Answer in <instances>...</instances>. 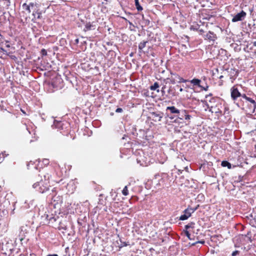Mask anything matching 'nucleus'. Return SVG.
<instances>
[{
	"label": "nucleus",
	"mask_w": 256,
	"mask_h": 256,
	"mask_svg": "<svg viewBox=\"0 0 256 256\" xmlns=\"http://www.w3.org/2000/svg\"><path fill=\"white\" fill-rule=\"evenodd\" d=\"M170 74V78H168V79L170 80V82L172 84H174L176 82H186V80L180 77L178 74H174L171 72Z\"/></svg>",
	"instance_id": "f257e3e1"
},
{
	"label": "nucleus",
	"mask_w": 256,
	"mask_h": 256,
	"mask_svg": "<svg viewBox=\"0 0 256 256\" xmlns=\"http://www.w3.org/2000/svg\"><path fill=\"white\" fill-rule=\"evenodd\" d=\"M166 110H169L171 114H176L174 116H169L170 118L174 119V118L177 117L181 120L183 119V116L180 114V111L174 106L167 107Z\"/></svg>",
	"instance_id": "f03ea898"
},
{
	"label": "nucleus",
	"mask_w": 256,
	"mask_h": 256,
	"mask_svg": "<svg viewBox=\"0 0 256 256\" xmlns=\"http://www.w3.org/2000/svg\"><path fill=\"white\" fill-rule=\"evenodd\" d=\"M163 113L160 112H152L150 113V117L152 120L155 122L161 121L162 118H163Z\"/></svg>",
	"instance_id": "7ed1b4c3"
},
{
	"label": "nucleus",
	"mask_w": 256,
	"mask_h": 256,
	"mask_svg": "<svg viewBox=\"0 0 256 256\" xmlns=\"http://www.w3.org/2000/svg\"><path fill=\"white\" fill-rule=\"evenodd\" d=\"M246 16V12L242 10L240 12L235 15L232 20V22H236L243 20Z\"/></svg>",
	"instance_id": "20e7f679"
},
{
	"label": "nucleus",
	"mask_w": 256,
	"mask_h": 256,
	"mask_svg": "<svg viewBox=\"0 0 256 256\" xmlns=\"http://www.w3.org/2000/svg\"><path fill=\"white\" fill-rule=\"evenodd\" d=\"M68 124L67 123H64L61 121H58L56 120H54V124L52 125V127L53 128H57L59 130H62L64 129L66 125Z\"/></svg>",
	"instance_id": "39448f33"
},
{
	"label": "nucleus",
	"mask_w": 256,
	"mask_h": 256,
	"mask_svg": "<svg viewBox=\"0 0 256 256\" xmlns=\"http://www.w3.org/2000/svg\"><path fill=\"white\" fill-rule=\"evenodd\" d=\"M242 97L246 99V100L250 102L252 106V110H250L248 112L250 114L251 112H254L255 108H256V102L252 100V98L246 96L245 94L242 95Z\"/></svg>",
	"instance_id": "423d86ee"
},
{
	"label": "nucleus",
	"mask_w": 256,
	"mask_h": 256,
	"mask_svg": "<svg viewBox=\"0 0 256 256\" xmlns=\"http://www.w3.org/2000/svg\"><path fill=\"white\" fill-rule=\"evenodd\" d=\"M42 180H40V182H36V183H34V184H33V188H37V187L38 186H40L39 187V190H38L40 192H41V193H44V192H46V191H47L48 190V188L46 187V186H44V188H42V186H40V185H42Z\"/></svg>",
	"instance_id": "0eeeda50"
},
{
	"label": "nucleus",
	"mask_w": 256,
	"mask_h": 256,
	"mask_svg": "<svg viewBox=\"0 0 256 256\" xmlns=\"http://www.w3.org/2000/svg\"><path fill=\"white\" fill-rule=\"evenodd\" d=\"M168 176L166 175H164L160 179L158 180V182L156 184V185L158 187L166 186L167 185L166 182H168Z\"/></svg>",
	"instance_id": "6e6552de"
},
{
	"label": "nucleus",
	"mask_w": 256,
	"mask_h": 256,
	"mask_svg": "<svg viewBox=\"0 0 256 256\" xmlns=\"http://www.w3.org/2000/svg\"><path fill=\"white\" fill-rule=\"evenodd\" d=\"M179 88L178 85H176L175 86H170L168 90V93L170 97H174L178 94L176 92V90Z\"/></svg>",
	"instance_id": "1a4fd4ad"
},
{
	"label": "nucleus",
	"mask_w": 256,
	"mask_h": 256,
	"mask_svg": "<svg viewBox=\"0 0 256 256\" xmlns=\"http://www.w3.org/2000/svg\"><path fill=\"white\" fill-rule=\"evenodd\" d=\"M184 214H182L179 218V220H184L188 219L192 214L190 212V210L188 208L184 211Z\"/></svg>",
	"instance_id": "9d476101"
},
{
	"label": "nucleus",
	"mask_w": 256,
	"mask_h": 256,
	"mask_svg": "<svg viewBox=\"0 0 256 256\" xmlns=\"http://www.w3.org/2000/svg\"><path fill=\"white\" fill-rule=\"evenodd\" d=\"M205 40H208L210 42H214L216 38V36L214 32L209 31L206 35L204 36Z\"/></svg>",
	"instance_id": "9b49d317"
},
{
	"label": "nucleus",
	"mask_w": 256,
	"mask_h": 256,
	"mask_svg": "<svg viewBox=\"0 0 256 256\" xmlns=\"http://www.w3.org/2000/svg\"><path fill=\"white\" fill-rule=\"evenodd\" d=\"M231 96L232 98L234 100L239 96H242L238 90V89L234 86L231 88Z\"/></svg>",
	"instance_id": "f8f14e48"
},
{
	"label": "nucleus",
	"mask_w": 256,
	"mask_h": 256,
	"mask_svg": "<svg viewBox=\"0 0 256 256\" xmlns=\"http://www.w3.org/2000/svg\"><path fill=\"white\" fill-rule=\"evenodd\" d=\"M228 72L230 79H234L238 74V71L236 68L228 69Z\"/></svg>",
	"instance_id": "ddd939ff"
},
{
	"label": "nucleus",
	"mask_w": 256,
	"mask_h": 256,
	"mask_svg": "<svg viewBox=\"0 0 256 256\" xmlns=\"http://www.w3.org/2000/svg\"><path fill=\"white\" fill-rule=\"evenodd\" d=\"M148 42V40L141 42L138 44V50L140 52H142V49L146 47V44Z\"/></svg>",
	"instance_id": "4468645a"
},
{
	"label": "nucleus",
	"mask_w": 256,
	"mask_h": 256,
	"mask_svg": "<svg viewBox=\"0 0 256 256\" xmlns=\"http://www.w3.org/2000/svg\"><path fill=\"white\" fill-rule=\"evenodd\" d=\"M137 164L140 166H148L150 165V161H137Z\"/></svg>",
	"instance_id": "2eb2a0df"
},
{
	"label": "nucleus",
	"mask_w": 256,
	"mask_h": 256,
	"mask_svg": "<svg viewBox=\"0 0 256 256\" xmlns=\"http://www.w3.org/2000/svg\"><path fill=\"white\" fill-rule=\"evenodd\" d=\"M159 84L157 82H155L154 84L150 86V90H156L157 92H159L160 90Z\"/></svg>",
	"instance_id": "dca6fc26"
},
{
	"label": "nucleus",
	"mask_w": 256,
	"mask_h": 256,
	"mask_svg": "<svg viewBox=\"0 0 256 256\" xmlns=\"http://www.w3.org/2000/svg\"><path fill=\"white\" fill-rule=\"evenodd\" d=\"M200 82L201 80L197 78H194L190 80V82L192 84H193L194 86H197L198 87L201 86V85L200 84Z\"/></svg>",
	"instance_id": "f3484780"
},
{
	"label": "nucleus",
	"mask_w": 256,
	"mask_h": 256,
	"mask_svg": "<svg viewBox=\"0 0 256 256\" xmlns=\"http://www.w3.org/2000/svg\"><path fill=\"white\" fill-rule=\"evenodd\" d=\"M135 2V5L136 6V8L138 11H141L142 10V8L140 4L139 0H134Z\"/></svg>",
	"instance_id": "a211bd4d"
},
{
	"label": "nucleus",
	"mask_w": 256,
	"mask_h": 256,
	"mask_svg": "<svg viewBox=\"0 0 256 256\" xmlns=\"http://www.w3.org/2000/svg\"><path fill=\"white\" fill-rule=\"evenodd\" d=\"M222 166H228V168H232V164L228 162V161H222Z\"/></svg>",
	"instance_id": "6ab92c4d"
},
{
	"label": "nucleus",
	"mask_w": 256,
	"mask_h": 256,
	"mask_svg": "<svg viewBox=\"0 0 256 256\" xmlns=\"http://www.w3.org/2000/svg\"><path fill=\"white\" fill-rule=\"evenodd\" d=\"M26 166L28 169L30 168V166H33L36 169H37V167L36 166V165L35 164V163L34 161H30V162L27 164Z\"/></svg>",
	"instance_id": "aec40b11"
},
{
	"label": "nucleus",
	"mask_w": 256,
	"mask_h": 256,
	"mask_svg": "<svg viewBox=\"0 0 256 256\" xmlns=\"http://www.w3.org/2000/svg\"><path fill=\"white\" fill-rule=\"evenodd\" d=\"M239 162H240V164L238 163L237 165H234L232 167L234 168L236 166H240L242 168H244V164L246 165L248 164V163L246 162V161H244L243 162H242L241 161H239Z\"/></svg>",
	"instance_id": "412c9836"
},
{
	"label": "nucleus",
	"mask_w": 256,
	"mask_h": 256,
	"mask_svg": "<svg viewBox=\"0 0 256 256\" xmlns=\"http://www.w3.org/2000/svg\"><path fill=\"white\" fill-rule=\"evenodd\" d=\"M194 222H190V223H189L188 224L185 226V228L186 230H188V229L190 228H194Z\"/></svg>",
	"instance_id": "4be33fe9"
},
{
	"label": "nucleus",
	"mask_w": 256,
	"mask_h": 256,
	"mask_svg": "<svg viewBox=\"0 0 256 256\" xmlns=\"http://www.w3.org/2000/svg\"><path fill=\"white\" fill-rule=\"evenodd\" d=\"M122 194L123 195L126 196H128V186H125L123 190H122Z\"/></svg>",
	"instance_id": "5701e85b"
},
{
	"label": "nucleus",
	"mask_w": 256,
	"mask_h": 256,
	"mask_svg": "<svg viewBox=\"0 0 256 256\" xmlns=\"http://www.w3.org/2000/svg\"><path fill=\"white\" fill-rule=\"evenodd\" d=\"M92 24L88 22V23H87L85 25V28H84V30H90L92 29Z\"/></svg>",
	"instance_id": "b1692460"
},
{
	"label": "nucleus",
	"mask_w": 256,
	"mask_h": 256,
	"mask_svg": "<svg viewBox=\"0 0 256 256\" xmlns=\"http://www.w3.org/2000/svg\"><path fill=\"white\" fill-rule=\"evenodd\" d=\"M211 110H212V112H215V113H222V112L221 110H219L218 109L217 110H215L216 108H214L213 106H211Z\"/></svg>",
	"instance_id": "393cba45"
},
{
	"label": "nucleus",
	"mask_w": 256,
	"mask_h": 256,
	"mask_svg": "<svg viewBox=\"0 0 256 256\" xmlns=\"http://www.w3.org/2000/svg\"><path fill=\"white\" fill-rule=\"evenodd\" d=\"M198 206H199V205H198L196 207L194 208H190V207H188V208L190 210V212H192V214L198 209Z\"/></svg>",
	"instance_id": "a878e982"
},
{
	"label": "nucleus",
	"mask_w": 256,
	"mask_h": 256,
	"mask_svg": "<svg viewBox=\"0 0 256 256\" xmlns=\"http://www.w3.org/2000/svg\"><path fill=\"white\" fill-rule=\"evenodd\" d=\"M33 15L34 16L37 15V18H40V16H41V14L40 12H37L36 11H35V10H34L33 12Z\"/></svg>",
	"instance_id": "bb28decb"
},
{
	"label": "nucleus",
	"mask_w": 256,
	"mask_h": 256,
	"mask_svg": "<svg viewBox=\"0 0 256 256\" xmlns=\"http://www.w3.org/2000/svg\"><path fill=\"white\" fill-rule=\"evenodd\" d=\"M200 88L205 91H207L208 90V86L207 84H206L205 86H201Z\"/></svg>",
	"instance_id": "cd10ccee"
},
{
	"label": "nucleus",
	"mask_w": 256,
	"mask_h": 256,
	"mask_svg": "<svg viewBox=\"0 0 256 256\" xmlns=\"http://www.w3.org/2000/svg\"><path fill=\"white\" fill-rule=\"evenodd\" d=\"M240 252L238 250H235L233 252L232 254V256H236L237 254H239Z\"/></svg>",
	"instance_id": "c85d7f7f"
},
{
	"label": "nucleus",
	"mask_w": 256,
	"mask_h": 256,
	"mask_svg": "<svg viewBox=\"0 0 256 256\" xmlns=\"http://www.w3.org/2000/svg\"><path fill=\"white\" fill-rule=\"evenodd\" d=\"M41 53L43 56H46L47 54V52L45 49H42Z\"/></svg>",
	"instance_id": "c756f323"
},
{
	"label": "nucleus",
	"mask_w": 256,
	"mask_h": 256,
	"mask_svg": "<svg viewBox=\"0 0 256 256\" xmlns=\"http://www.w3.org/2000/svg\"><path fill=\"white\" fill-rule=\"evenodd\" d=\"M185 234H186V236L188 238V239L191 240V238L190 237V234L189 233V232L188 230H186L185 232Z\"/></svg>",
	"instance_id": "7c9ffc66"
},
{
	"label": "nucleus",
	"mask_w": 256,
	"mask_h": 256,
	"mask_svg": "<svg viewBox=\"0 0 256 256\" xmlns=\"http://www.w3.org/2000/svg\"><path fill=\"white\" fill-rule=\"evenodd\" d=\"M25 10L28 12V13H30L31 12L30 10V6L28 4L26 7L25 8Z\"/></svg>",
	"instance_id": "2f4dec72"
},
{
	"label": "nucleus",
	"mask_w": 256,
	"mask_h": 256,
	"mask_svg": "<svg viewBox=\"0 0 256 256\" xmlns=\"http://www.w3.org/2000/svg\"><path fill=\"white\" fill-rule=\"evenodd\" d=\"M123 110L122 108H117L116 110V112H118V113H119V112H122Z\"/></svg>",
	"instance_id": "473e14b6"
},
{
	"label": "nucleus",
	"mask_w": 256,
	"mask_h": 256,
	"mask_svg": "<svg viewBox=\"0 0 256 256\" xmlns=\"http://www.w3.org/2000/svg\"><path fill=\"white\" fill-rule=\"evenodd\" d=\"M191 116L188 114H184V119L186 120H190Z\"/></svg>",
	"instance_id": "72a5a7b5"
},
{
	"label": "nucleus",
	"mask_w": 256,
	"mask_h": 256,
	"mask_svg": "<svg viewBox=\"0 0 256 256\" xmlns=\"http://www.w3.org/2000/svg\"><path fill=\"white\" fill-rule=\"evenodd\" d=\"M166 88V86H164L162 87V88L161 92H162V94H165L164 90H165Z\"/></svg>",
	"instance_id": "f704fd0d"
},
{
	"label": "nucleus",
	"mask_w": 256,
	"mask_h": 256,
	"mask_svg": "<svg viewBox=\"0 0 256 256\" xmlns=\"http://www.w3.org/2000/svg\"><path fill=\"white\" fill-rule=\"evenodd\" d=\"M28 5L30 6L32 8L34 6H36L37 4L36 3L34 4V3H33V2H30Z\"/></svg>",
	"instance_id": "c9c22d12"
},
{
	"label": "nucleus",
	"mask_w": 256,
	"mask_h": 256,
	"mask_svg": "<svg viewBox=\"0 0 256 256\" xmlns=\"http://www.w3.org/2000/svg\"><path fill=\"white\" fill-rule=\"evenodd\" d=\"M198 243L204 244V240L198 241V242H196L195 243L193 244L192 245H194L195 244H198Z\"/></svg>",
	"instance_id": "e433bc0d"
},
{
	"label": "nucleus",
	"mask_w": 256,
	"mask_h": 256,
	"mask_svg": "<svg viewBox=\"0 0 256 256\" xmlns=\"http://www.w3.org/2000/svg\"><path fill=\"white\" fill-rule=\"evenodd\" d=\"M78 42H79V40H78V38H76V39H75V40H74V44H78Z\"/></svg>",
	"instance_id": "4c0bfd02"
},
{
	"label": "nucleus",
	"mask_w": 256,
	"mask_h": 256,
	"mask_svg": "<svg viewBox=\"0 0 256 256\" xmlns=\"http://www.w3.org/2000/svg\"><path fill=\"white\" fill-rule=\"evenodd\" d=\"M215 98H211L210 100H209V102H214L215 101Z\"/></svg>",
	"instance_id": "58836bf2"
},
{
	"label": "nucleus",
	"mask_w": 256,
	"mask_h": 256,
	"mask_svg": "<svg viewBox=\"0 0 256 256\" xmlns=\"http://www.w3.org/2000/svg\"><path fill=\"white\" fill-rule=\"evenodd\" d=\"M202 102L204 103L205 104L206 106L208 108H209L208 104H207L206 102V100H202Z\"/></svg>",
	"instance_id": "ea45409f"
},
{
	"label": "nucleus",
	"mask_w": 256,
	"mask_h": 256,
	"mask_svg": "<svg viewBox=\"0 0 256 256\" xmlns=\"http://www.w3.org/2000/svg\"><path fill=\"white\" fill-rule=\"evenodd\" d=\"M28 4H26L24 3L22 4V8L25 9V8L28 6Z\"/></svg>",
	"instance_id": "a19ab883"
},
{
	"label": "nucleus",
	"mask_w": 256,
	"mask_h": 256,
	"mask_svg": "<svg viewBox=\"0 0 256 256\" xmlns=\"http://www.w3.org/2000/svg\"><path fill=\"white\" fill-rule=\"evenodd\" d=\"M47 256H58L57 254H49Z\"/></svg>",
	"instance_id": "79ce46f5"
},
{
	"label": "nucleus",
	"mask_w": 256,
	"mask_h": 256,
	"mask_svg": "<svg viewBox=\"0 0 256 256\" xmlns=\"http://www.w3.org/2000/svg\"><path fill=\"white\" fill-rule=\"evenodd\" d=\"M212 96V94H207V95H206V98H208V97L211 96Z\"/></svg>",
	"instance_id": "37998d69"
},
{
	"label": "nucleus",
	"mask_w": 256,
	"mask_h": 256,
	"mask_svg": "<svg viewBox=\"0 0 256 256\" xmlns=\"http://www.w3.org/2000/svg\"><path fill=\"white\" fill-rule=\"evenodd\" d=\"M124 18L125 20H126V21H128V22L129 24H130V25H132V22H130V21L128 20H127V19H126V18Z\"/></svg>",
	"instance_id": "c03bdc74"
},
{
	"label": "nucleus",
	"mask_w": 256,
	"mask_h": 256,
	"mask_svg": "<svg viewBox=\"0 0 256 256\" xmlns=\"http://www.w3.org/2000/svg\"><path fill=\"white\" fill-rule=\"evenodd\" d=\"M178 89H179V91L180 92H182L183 90H184L182 88H180V86H179V88Z\"/></svg>",
	"instance_id": "a18cd8bd"
},
{
	"label": "nucleus",
	"mask_w": 256,
	"mask_h": 256,
	"mask_svg": "<svg viewBox=\"0 0 256 256\" xmlns=\"http://www.w3.org/2000/svg\"><path fill=\"white\" fill-rule=\"evenodd\" d=\"M52 198V200H54V201H55V200H55V199H54V197L53 196H52V198Z\"/></svg>",
	"instance_id": "49530a36"
},
{
	"label": "nucleus",
	"mask_w": 256,
	"mask_h": 256,
	"mask_svg": "<svg viewBox=\"0 0 256 256\" xmlns=\"http://www.w3.org/2000/svg\"><path fill=\"white\" fill-rule=\"evenodd\" d=\"M12 58H16V57L14 56H12Z\"/></svg>",
	"instance_id": "de8ad7c7"
},
{
	"label": "nucleus",
	"mask_w": 256,
	"mask_h": 256,
	"mask_svg": "<svg viewBox=\"0 0 256 256\" xmlns=\"http://www.w3.org/2000/svg\"><path fill=\"white\" fill-rule=\"evenodd\" d=\"M223 77H224V76H220V79H222Z\"/></svg>",
	"instance_id": "09e8293b"
},
{
	"label": "nucleus",
	"mask_w": 256,
	"mask_h": 256,
	"mask_svg": "<svg viewBox=\"0 0 256 256\" xmlns=\"http://www.w3.org/2000/svg\"><path fill=\"white\" fill-rule=\"evenodd\" d=\"M254 45L256 46V42H254Z\"/></svg>",
	"instance_id": "8fccbe9b"
},
{
	"label": "nucleus",
	"mask_w": 256,
	"mask_h": 256,
	"mask_svg": "<svg viewBox=\"0 0 256 256\" xmlns=\"http://www.w3.org/2000/svg\"><path fill=\"white\" fill-rule=\"evenodd\" d=\"M142 19L144 20V16L143 14L142 15Z\"/></svg>",
	"instance_id": "3c124183"
},
{
	"label": "nucleus",
	"mask_w": 256,
	"mask_h": 256,
	"mask_svg": "<svg viewBox=\"0 0 256 256\" xmlns=\"http://www.w3.org/2000/svg\"><path fill=\"white\" fill-rule=\"evenodd\" d=\"M200 30V32H204V31H203V30Z\"/></svg>",
	"instance_id": "603ef678"
},
{
	"label": "nucleus",
	"mask_w": 256,
	"mask_h": 256,
	"mask_svg": "<svg viewBox=\"0 0 256 256\" xmlns=\"http://www.w3.org/2000/svg\"><path fill=\"white\" fill-rule=\"evenodd\" d=\"M6 46L7 47H10V45L8 44V45Z\"/></svg>",
	"instance_id": "864d4df0"
},
{
	"label": "nucleus",
	"mask_w": 256,
	"mask_h": 256,
	"mask_svg": "<svg viewBox=\"0 0 256 256\" xmlns=\"http://www.w3.org/2000/svg\"><path fill=\"white\" fill-rule=\"evenodd\" d=\"M150 20H146V22H149Z\"/></svg>",
	"instance_id": "5fc2aeb1"
},
{
	"label": "nucleus",
	"mask_w": 256,
	"mask_h": 256,
	"mask_svg": "<svg viewBox=\"0 0 256 256\" xmlns=\"http://www.w3.org/2000/svg\"><path fill=\"white\" fill-rule=\"evenodd\" d=\"M150 20H146V22H149Z\"/></svg>",
	"instance_id": "6e6d98bb"
},
{
	"label": "nucleus",
	"mask_w": 256,
	"mask_h": 256,
	"mask_svg": "<svg viewBox=\"0 0 256 256\" xmlns=\"http://www.w3.org/2000/svg\"><path fill=\"white\" fill-rule=\"evenodd\" d=\"M43 160H48V159H46V158H44V159Z\"/></svg>",
	"instance_id": "4d7b16f0"
}]
</instances>
